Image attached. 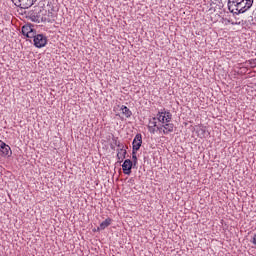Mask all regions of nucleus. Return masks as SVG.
I'll list each match as a JSON object with an SVG mask.
<instances>
[{
	"label": "nucleus",
	"instance_id": "nucleus-1",
	"mask_svg": "<svg viewBox=\"0 0 256 256\" xmlns=\"http://www.w3.org/2000/svg\"><path fill=\"white\" fill-rule=\"evenodd\" d=\"M30 18L35 23H51L55 21V15L49 10V4L45 5L44 2H40L38 6H35L30 13Z\"/></svg>",
	"mask_w": 256,
	"mask_h": 256
},
{
	"label": "nucleus",
	"instance_id": "nucleus-2",
	"mask_svg": "<svg viewBox=\"0 0 256 256\" xmlns=\"http://www.w3.org/2000/svg\"><path fill=\"white\" fill-rule=\"evenodd\" d=\"M251 7H253V0H243L233 13L239 15V13H245V11H248Z\"/></svg>",
	"mask_w": 256,
	"mask_h": 256
},
{
	"label": "nucleus",
	"instance_id": "nucleus-3",
	"mask_svg": "<svg viewBox=\"0 0 256 256\" xmlns=\"http://www.w3.org/2000/svg\"><path fill=\"white\" fill-rule=\"evenodd\" d=\"M174 129L175 125L171 122H165L161 126L157 127V131H159V133H163V135H169V133H173Z\"/></svg>",
	"mask_w": 256,
	"mask_h": 256
},
{
	"label": "nucleus",
	"instance_id": "nucleus-4",
	"mask_svg": "<svg viewBox=\"0 0 256 256\" xmlns=\"http://www.w3.org/2000/svg\"><path fill=\"white\" fill-rule=\"evenodd\" d=\"M35 1L37 0H12V3L20 9H29V7H33Z\"/></svg>",
	"mask_w": 256,
	"mask_h": 256
},
{
	"label": "nucleus",
	"instance_id": "nucleus-5",
	"mask_svg": "<svg viewBox=\"0 0 256 256\" xmlns=\"http://www.w3.org/2000/svg\"><path fill=\"white\" fill-rule=\"evenodd\" d=\"M33 41L35 47L38 49H41V47H45L47 45V37L43 34H37Z\"/></svg>",
	"mask_w": 256,
	"mask_h": 256
},
{
	"label": "nucleus",
	"instance_id": "nucleus-6",
	"mask_svg": "<svg viewBox=\"0 0 256 256\" xmlns=\"http://www.w3.org/2000/svg\"><path fill=\"white\" fill-rule=\"evenodd\" d=\"M135 167L130 159H126L122 164V171L125 175H131V169Z\"/></svg>",
	"mask_w": 256,
	"mask_h": 256
},
{
	"label": "nucleus",
	"instance_id": "nucleus-7",
	"mask_svg": "<svg viewBox=\"0 0 256 256\" xmlns=\"http://www.w3.org/2000/svg\"><path fill=\"white\" fill-rule=\"evenodd\" d=\"M143 144V137L141 134H137L132 142L133 151H139L141 149V145Z\"/></svg>",
	"mask_w": 256,
	"mask_h": 256
},
{
	"label": "nucleus",
	"instance_id": "nucleus-8",
	"mask_svg": "<svg viewBox=\"0 0 256 256\" xmlns=\"http://www.w3.org/2000/svg\"><path fill=\"white\" fill-rule=\"evenodd\" d=\"M157 118L153 117L149 120V123H148V130L150 133H152V135H155L157 133Z\"/></svg>",
	"mask_w": 256,
	"mask_h": 256
},
{
	"label": "nucleus",
	"instance_id": "nucleus-9",
	"mask_svg": "<svg viewBox=\"0 0 256 256\" xmlns=\"http://www.w3.org/2000/svg\"><path fill=\"white\" fill-rule=\"evenodd\" d=\"M243 0H229L228 1V9L230 11V13H234V11H236L237 7H239V5H241V2Z\"/></svg>",
	"mask_w": 256,
	"mask_h": 256
},
{
	"label": "nucleus",
	"instance_id": "nucleus-10",
	"mask_svg": "<svg viewBox=\"0 0 256 256\" xmlns=\"http://www.w3.org/2000/svg\"><path fill=\"white\" fill-rule=\"evenodd\" d=\"M0 152L4 157H7V155H11V147L0 140Z\"/></svg>",
	"mask_w": 256,
	"mask_h": 256
},
{
	"label": "nucleus",
	"instance_id": "nucleus-11",
	"mask_svg": "<svg viewBox=\"0 0 256 256\" xmlns=\"http://www.w3.org/2000/svg\"><path fill=\"white\" fill-rule=\"evenodd\" d=\"M118 153H117V158L119 161H123L125 159V156L127 155V150L125 149V146L123 144H118Z\"/></svg>",
	"mask_w": 256,
	"mask_h": 256
},
{
	"label": "nucleus",
	"instance_id": "nucleus-12",
	"mask_svg": "<svg viewBox=\"0 0 256 256\" xmlns=\"http://www.w3.org/2000/svg\"><path fill=\"white\" fill-rule=\"evenodd\" d=\"M109 225H111V218H107L106 220H104L98 227V231H103V230L107 229V227H109Z\"/></svg>",
	"mask_w": 256,
	"mask_h": 256
},
{
	"label": "nucleus",
	"instance_id": "nucleus-13",
	"mask_svg": "<svg viewBox=\"0 0 256 256\" xmlns=\"http://www.w3.org/2000/svg\"><path fill=\"white\" fill-rule=\"evenodd\" d=\"M121 111H122V114L125 115V117H127V118H129V117H131V115H133V113L131 112V110H129L127 108V106H122Z\"/></svg>",
	"mask_w": 256,
	"mask_h": 256
},
{
	"label": "nucleus",
	"instance_id": "nucleus-14",
	"mask_svg": "<svg viewBox=\"0 0 256 256\" xmlns=\"http://www.w3.org/2000/svg\"><path fill=\"white\" fill-rule=\"evenodd\" d=\"M157 117H158L157 119H158L159 123H162V125L165 124V114H164V112H159L157 114Z\"/></svg>",
	"mask_w": 256,
	"mask_h": 256
},
{
	"label": "nucleus",
	"instance_id": "nucleus-15",
	"mask_svg": "<svg viewBox=\"0 0 256 256\" xmlns=\"http://www.w3.org/2000/svg\"><path fill=\"white\" fill-rule=\"evenodd\" d=\"M198 135H200V137H205V135H207V130L205 129V127L203 126L199 127Z\"/></svg>",
	"mask_w": 256,
	"mask_h": 256
},
{
	"label": "nucleus",
	"instance_id": "nucleus-16",
	"mask_svg": "<svg viewBox=\"0 0 256 256\" xmlns=\"http://www.w3.org/2000/svg\"><path fill=\"white\" fill-rule=\"evenodd\" d=\"M32 30H33V28H31V26H23L22 27V34L26 36Z\"/></svg>",
	"mask_w": 256,
	"mask_h": 256
},
{
	"label": "nucleus",
	"instance_id": "nucleus-17",
	"mask_svg": "<svg viewBox=\"0 0 256 256\" xmlns=\"http://www.w3.org/2000/svg\"><path fill=\"white\" fill-rule=\"evenodd\" d=\"M132 165L134 167L137 166V152L136 151H132Z\"/></svg>",
	"mask_w": 256,
	"mask_h": 256
},
{
	"label": "nucleus",
	"instance_id": "nucleus-18",
	"mask_svg": "<svg viewBox=\"0 0 256 256\" xmlns=\"http://www.w3.org/2000/svg\"><path fill=\"white\" fill-rule=\"evenodd\" d=\"M25 37H27L28 39H35V37H37V34L35 33V31H30Z\"/></svg>",
	"mask_w": 256,
	"mask_h": 256
},
{
	"label": "nucleus",
	"instance_id": "nucleus-19",
	"mask_svg": "<svg viewBox=\"0 0 256 256\" xmlns=\"http://www.w3.org/2000/svg\"><path fill=\"white\" fill-rule=\"evenodd\" d=\"M246 65H249V67L255 68L256 67V59L246 61Z\"/></svg>",
	"mask_w": 256,
	"mask_h": 256
},
{
	"label": "nucleus",
	"instance_id": "nucleus-20",
	"mask_svg": "<svg viewBox=\"0 0 256 256\" xmlns=\"http://www.w3.org/2000/svg\"><path fill=\"white\" fill-rule=\"evenodd\" d=\"M165 114V123H171V113L164 112Z\"/></svg>",
	"mask_w": 256,
	"mask_h": 256
},
{
	"label": "nucleus",
	"instance_id": "nucleus-21",
	"mask_svg": "<svg viewBox=\"0 0 256 256\" xmlns=\"http://www.w3.org/2000/svg\"><path fill=\"white\" fill-rule=\"evenodd\" d=\"M243 23V20L241 19H235L231 21V25H241Z\"/></svg>",
	"mask_w": 256,
	"mask_h": 256
},
{
	"label": "nucleus",
	"instance_id": "nucleus-22",
	"mask_svg": "<svg viewBox=\"0 0 256 256\" xmlns=\"http://www.w3.org/2000/svg\"><path fill=\"white\" fill-rule=\"evenodd\" d=\"M233 20H229V19H227V18H222V23L224 24V25H229V23H231Z\"/></svg>",
	"mask_w": 256,
	"mask_h": 256
}]
</instances>
